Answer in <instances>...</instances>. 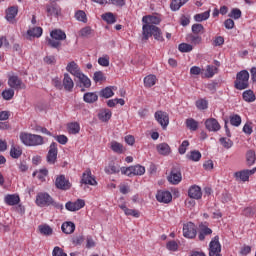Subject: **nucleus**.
I'll return each mask as SVG.
<instances>
[{"label": "nucleus", "instance_id": "8fccbe9b", "mask_svg": "<svg viewBox=\"0 0 256 256\" xmlns=\"http://www.w3.org/2000/svg\"><path fill=\"white\" fill-rule=\"evenodd\" d=\"M215 73H217V67L213 65H208L206 67L205 77H207V79H211V77H214Z\"/></svg>", "mask_w": 256, "mask_h": 256}, {"label": "nucleus", "instance_id": "20e7f679", "mask_svg": "<svg viewBox=\"0 0 256 256\" xmlns=\"http://www.w3.org/2000/svg\"><path fill=\"white\" fill-rule=\"evenodd\" d=\"M235 88L239 91L247 89L249 87V72L247 70H242L237 73L236 80L234 82Z\"/></svg>", "mask_w": 256, "mask_h": 256}, {"label": "nucleus", "instance_id": "412c9836", "mask_svg": "<svg viewBox=\"0 0 256 256\" xmlns=\"http://www.w3.org/2000/svg\"><path fill=\"white\" fill-rule=\"evenodd\" d=\"M62 87H64L65 91L70 92L73 91V88L75 87V82H73V79L68 73L64 74Z\"/></svg>", "mask_w": 256, "mask_h": 256}, {"label": "nucleus", "instance_id": "a211bd4d", "mask_svg": "<svg viewBox=\"0 0 256 256\" xmlns=\"http://www.w3.org/2000/svg\"><path fill=\"white\" fill-rule=\"evenodd\" d=\"M205 127L207 130L212 131L216 133V131H219L221 129V125L219 124V121L215 118H209L205 121Z\"/></svg>", "mask_w": 256, "mask_h": 256}, {"label": "nucleus", "instance_id": "de8ad7c7", "mask_svg": "<svg viewBox=\"0 0 256 256\" xmlns=\"http://www.w3.org/2000/svg\"><path fill=\"white\" fill-rule=\"evenodd\" d=\"M178 51H180V53H191V51H193V45L188 43H181L178 46Z\"/></svg>", "mask_w": 256, "mask_h": 256}, {"label": "nucleus", "instance_id": "cd10ccee", "mask_svg": "<svg viewBox=\"0 0 256 256\" xmlns=\"http://www.w3.org/2000/svg\"><path fill=\"white\" fill-rule=\"evenodd\" d=\"M156 149L160 155H169L171 153V147L167 143L158 144Z\"/></svg>", "mask_w": 256, "mask_h": 256}, {"label": "nucleus", "instance_id": "9b49d317", "mask_svg": "<svg viewBox=\"0 0 256 256\" xmlns=\"http://www.w3.org/2000/svg\"><path fill=\"white\" fill-rule=\"evenodd\" d=\"M156 199L159 203H171L173 195L169 191L159 190L156 194Z\"/></svg>", "mask_w": 256, "mask_h": 256}, {"label": "nucleus", "instance_id": "7c9ffc66", "mask_svg": "<svg viewBox=\"0 0 256 256\" xmlns=\"http://www.w3.org/2000/svg\"><path fill=\"white\" fill-rule=\"evenodd\" d=\"M99 99L97 92H88L83 96L85 103H95Z\"/></svg>", "mask_w": 256, "mask_h": 256}, {"label": "nucleus", "instance_id": "bf43d9fd", "mask_svg": "<svg viewBox=\"0 0 256 256\" xmlns=\"http://www.w3.org/2000/svg\"><path fill=\"white\" fill-rule=\"evenodd\" d=\"M93 81H95V83H99L101 81H105V75L103 74V72L96 71L94 73V76H93Z\"/></svg>", "mask_w": 256, "mask_h": 256}, {"label": "nucleus", "instance_id": "5fc2aeb1", "mask_svg": "<svg viewBox=\"0 0 256 256\" xmlns=\"http://www.w3.org/2000/svg\"><path fill=\"white\" fill-rule=\"evenodd\" d=\"M75 18L77 21H81L82 23H87V14L83 10H79L75 13Z\"/></svg>", "mask_w": 256, "mask_h": 256}, {"label": "nucleus", "instance_id": "4d7b16f0", "mask_svg": "<svg viewBox=\"0 0 256 256\" xmlns=\"http://www.w3.org/2000/svg\"><path fill=\"white\" fill-rule=\"evenodd\" d=\"M93 33V29H91V27L86 26L84 28H82L79 32L80 37H89V35H91Z\"/></svg>", "mask_w": 256, "mask_h": 256}, {"label": "nucleus", "instance_id": "72a5a7b5", "mask_svg": "<svg viewBox=\"0 0 256 256\" xmlns=\"http://www.w3.org/2000/svg\"><path fill=\"white\" fill-rule=\"evenodd\" d=\"M209 17H211V10L194 15V20L197 23H201L203 21H207V19H209Z\"/></svg>", "mask_w": 256, "mask_h": 256}, {"label": "nucleus", "instance_id": "603ef678", "mask_svg": "<svg viewBox=\"0 0 256 256\" xmlns=\"http://www.w3.org/2000/svg\"><path fill=\"white\" fill-rule=\"evenodd\" d=\"M219 142L225 149H231L233 147V141L229 138L222 137Z\"/></svg>", "mask_w": 256, "mask_h": 256}, {"label": "nucleus", "instance_id": "0eeeda50", "mask_svg": "<svg viewBox=\"0 0 256 256\" xmlns=\"http://www.w3.org/2000/svg\"><path fill=\"white\" fill-rule=\"evenodd\" d=\"M183 237L186 239H195L197 237V226L193 222H188L183 225Z\"/></svg>", "mask_w": 256, "mask_h": 256}, {"label": "nucleus", "instance_id": "a19ab883", "mask_svg": "<svg viewBox=\"0 0 256 256\" xmlns=\"http://www.w3.org/2000/svg\"><path fill=\"white\" fill-rule=\"evenodd\" d=\"M110 148L112 149V151L114 153H118L119 155H121V153H123V144H121L117 141H112L110 143Z\"/></svg>", "mask_w": 256, "mask_h": 256}, {"label": "nucleus", "instance_id": "4be33fe9", "mask_svg": "<svg viewBox=\"0 0 256 256\" xmlns=\"http://www.w3.org/2000/svg\"><path fill=\"white\" fill-rule=\"evenodd\" d=\"M142 23H144V25H159V23H161V18L153 15L143 16Z\"/></svg>", "mask_w": 256, "mask_h": 256}, {"label": "nucleus", "instance_id": "aec40b11", "mask_svg": "<svg viewBox=\"0 0 256 256\" xmlns=\"http://www.w3.org/2000/svg\"><path fill=\"white\" fill-rule=\"evenodd\" d=\"M17 13H19V8L17 6H11L6 10V20L8 23H15Z\"/></svg>", "mask_w": 256, "mask_h": 256}, {"label": "nucleus", "instance_id": "393cba45", "mask_svg": "<svg viewBox=\"0 0 256 256\" xmlns=\"http://www.w3.org/2000/svg\"><path fill=\"white\" fill-rule=\"evenodd\" d=\"M212 233L213 230H211V228L204 225H200V231L198 234L199 241H205V237H207V235H211Z\"/></svg>", "mask_w": 256, "mask_h": 256}, {"label": "nucleus", "instance_id": "6e6552de", "mask_svg": "<svg viewBox=\"0 0 256 256\" xmlns=\"http://www.w3.org/2000/svg\"><path fill=\"white\" fill-rule=\"evenodd\" d=\"M156 121L161 125L162 129H167L169 126V114L164 111H156L154 114Z\"/></svg>", "mask_w": 256, "mask_h": 256}, {"label": "nucleus", "instance_id": "ea45409f", "mask_svg": "<svg viewBox=\"0 0 256 256\" xmlns=\"http://www.w3.org/2000/svg\"><path fill=\"white\" fill-rule=\"evenodd\" d=\"M22 154H23V151L21 150V147L11 146L10 157H12L13 159H19Z\"/></svg>", "mask_w": 256, "mask_h": 256}, {"label": "nucleus", "instance_id": "6e6d98bb", "mask_svg": "<svg viewBox=\"0 0 256 256\" xmlns=\"http://www.w3.org/2000/svg\"><path fill=\"white\" fill-rule=\"evenodd\" d=\"M230 123L233 127H239L241 125V116L235 114L230 117Z\"/></svg>", "mask_w": 256, "mask_h": 256}, {"label": "nucleus", "instance_id": "2f4dec72", "mask_svg": "<svg viewBox=\"0 0 256 256\" xmlns=\"http://www.w3.org/2000/svg\"><path fill=\"white\" fill-rule=\"evenodd\" d=\"M234 177L236 181H243V183H245L246 181H249V175L247 170L235 172Z\"/></svg>", "mask_w": 256, "mask_h": 256}, {"label": "nucleus", "instance_id": "c03bdc74", "mask_svg": "<svg viewBox=\"0 0 256 256\" xmlns=\"http://www.w3.org/2000/svg\"><path fill=\"white\" fill-rule=\"evenodd\" d=\"M104 171L105 173H107V175H115V173H119L121 170L113 163H110L108 166L105 167Z\"/></svg>", "mask_w": 256, "mask_h": 256}, {"label": "nucleus", "instance_id": "a878e982", "mask_svg": "<svg viewBox=\"0 0 256 256\" xmlns=\"http://www.w3.org/2000/svg\"><path fill=\"white\" fill-rule=\"evenodd\" d=\"M62 233L66 235H71V233H75V223L73 222H64L61 226Z\"/></svg>", "mask_w": 256, "mask_h": 256}, {"label": "nucleus", "instance_id": "2eb2a0df", "mask_svg": "<svg viewBox=\"0 0 256 256\" xmlns=\"http://www.w3.org/2000/svg\"><path fill=\"white\" fill-rule=\"evenodd\" d=\"M66 71L74 77H78V75H81L83 73L81 71V68L79 67V64L75 61H71L67 64Z\"/></svg>", "mask_w": 256, "mask_h": 256}, {"label": "nucleus", "instance_id": "e433bc0d", "mask_svg": "<svg viewBox=\"0 0 256 256\" xmlns=\"http://www.w3.org/2000/svg\"><path fill=\"white\" fill-rule=\"evenodd\" d=\"M242 97L246 103H253L256 99L255 93L252 90H246L243 92Z\"/></svg>", "mask_w": 256, "mask_h": 256}, {"label": "nucleus", "instance_id": "423d86ee", "mask_svg": "<svg viewBox=\"0 0 256 256\" xmlns=\"http://www.w3.org/2000/svg\"><path fill=\"white\" fill-rule=\"evenodd\" d=\"M122 175H127V177H133V175H145V167L141 165H135L130 167H122L120 169Z\"/></svg>", "mask_w": 256, "mask_h": 256}, {"label": "nucleus", "instance_id": "37998d69", "mask_svg": "<svg viewBox=\"0 0 256 256\" xmlns=\"http://www.w3.org/2000/svg\"><path fill=\"white\" fill-rule=\"evenodd\" d=\"M49 174L47 169H40L33 172V177H37L40 181H45V177Z\"/></svg>", "mask_w": 256, "mask_h": 256}, {"label": "nucleus", "instance_id": "4468645a", "mask_svg": "<svg viewBox=\"0 0 256 256\" xmlns=\"http://www.w3.org/2000/svg\"><path fill=\"white\" fill-rule=\"evenodd\" d=\"M83 207H85V200L83 199H78L75 202H67L65 205V208L67 209V211H79L80 209H83Z\"/></svg>", "mask_w": 256, "mask_h": 256}, {"label": "nucleus", "instance_id": "f704fd0d", "mask_svg": "<svg viewBox=\"0 0 256 256\" xmlns=\"http://www.w3.org/2000/svg\"><path fill=\"white\" fill-rule=\"evenodd\" d=\"M102 19H103V21L108 23V25H113L114 23H117V18L111 12H107L105 14H102Z\"/></svg>", "mask_w": 256, "mask_h": 256}, {"label": "nucleus", "instance_id": "774afa93", "mask_svg": "<svg viewBox=\"0 0 256 256\" xmlns=\"http://www.w3.org/2000/svg\"><path fill=\"white\" fill-rule=\"evenodd\" d=\"M249 253H251V246L244 245L241 247L240 255L247 256V255H249Z\"/></svg>", "mask_w": 256, "mask_h": 256}, {"label": "nucleus", "instance_id": "69168bd1", "mask_svg": "<svg viewBox=\"0 0 256 256\" xmlns=\"http://www.w3.org/2000/svg\"><path fill=\"white\" fill-rule=\"evenodd\" d=\"M53 256H67V253L63 252V249L59 248V246L54 247Z\"/></svg>", "mask_w": 256, "mask_h": 256}, {"label": "nucleus", "instance_id": "680f3d73", "mask_svg": "<svg viewBox=\"0 0 256 256\" xmlns=\"http://www.w3.org/2000/svg\"><path fill=\"white\" fill-rule=\"evenodd\" d=\"M205 27L202 26V24H194L192 25V33L195 35H199V33H203Z\"/></svg>", "mask_w": 256, "mask_h": 256}, {"label": "nucleus", "instance_id": "473e14b6", "mask_svg": "<svg viewBox=\"0 0 256 256\" xmlns=\"http://www.w3.org/2000/svg\"><path fill=\"white\" fill-rule=\"evenodd\" d=\"M76 78L79 79L85 89H89V87H91V79H89V77H87L83 72L76 76Z\"/></svg>", "mask_w": 256, "mask_h": 256}, {"label": "nucleus", "instance_id": "bb28decb", "mask_svg": "<svg viewBox=\"0 0 256 256\" xmlns=\"http://www.w3.org/2000/svg\"><path fill=\"white\" fill-rule=\"evenodd\" d=\"M119 207L122 209V211H124L125 215L139 219L140 217L139 211L135 209H129L125 204L119 205Z\"/></svg>", "mask_w": 256, "mask_h": 256}, {"label": "nucleus", "instance_id": "e2e57ef3", "mask_svg": "<svg viewBox=\"0 0 256 256\" xmlns=\"http://www.w3.org/2000/svg\"><path fill=\"white\" fill-rule=\"evenodd\" d=\"M166 248L168 251H177V249H179V244H177L175 240H172L166 244Z\"/></svg>", "mask_w": 256, "mask_h": 256}, {"label": "nucleus", "instance_id": "f3484780", "mask_svg": "<svg viewBox=\"0 0 256 256\" xmlns=\"http://www.w3.org/2000/svg\"><path fill=\"white\" fill-rule=\"evenodd\" d=\"M81 183H83L84 185H92V186L97 185V180L93 178V175L91 174V170L87 169L82 174Z\"/></svg>", "mask_w": 256, "mask_h": 256}, {"label": "nucleus", "instance_id": "7ed1b4c3", "mask_svg": "<svg viewBox=\"0 0 256 256\" xmlns=\"http://www.w3.org/2000/svg\"><path fill=\"white\" fill-rule=\"evenodd\" d=\"M50 37L51 38H47L49 47L58 49V47H61V41H65V39H67V34H65L61 29H55L50 32Z\"/></svg>", "mask_w": 256, "mask_h": 256}, {"label": "nucleus", "instance_id": "58836bf2", "mask_svg": "<svg viewBox=\"0 0 256 256\" xmlns=\"http://www.w3.org/2000/svg\"><path fill=\"white\" fill-rule=\"evenodd\" d=\"M157 83V77L153 74H150L144 78L145 87H153Z\"/></svg>", "mask_w": 256, "mask_h": 256}, {"label": "nucleus", "instance_id": "39448f33", "mask_svg": "<svg viewBox=\"0 0 256 256\" xmlns=\"http://www.w3.org/2000/svg\"><path fill=\"white\" fill-rule=\"evenodd\" d=\"M36 205L38 207H49L50 205H57L53 197L47 192H40L36 195Z\"/></svg>", "mask_w": 256, "mask_h": 256}, {"label": "nucleus", "instance_id": "6ab92c4d", "mask_svg": "<svg viewBox=\"0 0 256 256\" xmlns=\"http://www.w3.org/2000/svg\"><path fill=\"white\" fill-rule=\"evenodd\" d=\"M20 202H21V198L19 197L18 194H7L4 197V203L6 205H9L10 207L19 205Z\"/></svg>", "mask_w": 256, "mask_h": 256}, {"label": "nucleus", "instance_id": "4c0bfd02", "mask_svg": "<svg viewBox=\"0 0 256 256\" xmlns=\"http://www.w3.org/2000/svg\"><path fill=\"white\" fill-rule=\"evenodd\" d=\"M246 161H247V165H248L249 167L255 165V161H256V154H255V151L249 150V151L246 153Z\"/></svg>", "mask_w": 256, "mask_h": 256}, {"label": "nucleus", "instance_id": "0e129e2a", "mask_svg": "<svg viewBox=\"0 0 256 256\" xmlns=\"http://www.w3.org/2000/svg\"><path fill=\"white\" fill-rule=\"evenodd\" d=\"M54 138L58 143H60V145H67V141H69V139L65 135H58L55 136Z\"/></svg>", "mask_w": 256, "mask_h": 256}, {"label": "nucleus", "instance_id": "b1692460", "mask_svg": "<svg viewBox=\"0 0 256 256\" xmlns=\"http://www.w3.org/2000/svg\"><path fill=\"white\" fill-rule=\"evenodd\" d=\"M113 91H117V87L108 86L100 91V97H103L104 99H110V97L115 95Z\"/></svg>", "mask_w": 256, "mask_h": 256}, {"label": "nucleus", "instance_id": "dca6fc26", "mask_svg": "<svg viewBox=\"0 0 256 256\" xmlns=\"http://www.w3.org/2000/svg\"><path fill=\"white\" fill-rule=\"evenodd\" d=\"M188 196L190 199H196L199 200L201 197H203V192L201 191V187L198 185H192L188 189Z\"/></svg>", "mask_w": 256, "mask_h": 256}, {"label": "nucleus", "instance_id": "5701e85b", "mask_svg": "<svg viewBox=\"0 0 256 256\" xmlns=\"http://www.w3.org/2000/svg\"><path fill=\"white\" fill-rule=\"evenodd\" d=\"M46 12L48 17H57L61 13V8L57 4H49L46 6Z\"/></svg>", "mask_w": 256, "mask_h": 256}, {"label": "nucleus", "instance_id": "9d476101", "mask_svg": "<svg viewBox=\"0 0 256 256\" xmlns=\"http://www.w3.org/2000/svg\"><path fill=\"white\" fill-rule=\"evenodd\" d=\"M57 153H58L57 143L52 142L50 144L49 151L47 154V162L50 165H55V161H57Z\"/></svg>", "mask_w": 256, "mask_h": 256}, {"label": "nucleus", "instance_id": "3c124183", "mask_svg": "<svg viewBox=\"0 0 256 256\" xmlns=\"http://www.w3.org/2000/svg\"><path fill=\"white\" fill-rule=\"evenodd\" d=\"M183 5L185 4L181 0H172L170 4L171 11H179V9L183 7Z\"/></svg>", "mask_w": 256, "mask_h": 256}, {"label": "nucleus", "instance_id": "ddd939ff", "mask_svg": "<svg viewBox=\"0 0 256 256\" xmlns=\"http://www.w3.org/2000/svg\"><path fill=\"white\" fill-rule=\"evenodd\" d=\"M182 180L183 176L181 175V171L173 168L168 176L169 183H171V185H179Z\"/></svg>", "mask_w": 256, "mask_h": 256}, {"label": "nucleus", "instance_id": "13d9d810", "mask_svg": "<svg viewBox=\"0 0 256 256\" xmlns=\"http://www.w3.org/2000/svg\"><path fill=\"white\" fill-rule=\"evenodd\" d=\"M187 147H189V141L188 140H184L182 142V144L178 148L179 154L180 155H185V153H187Z\"/></svg>", "mask_w": 256, "mask_h": 256}, {"label": "nucleus", "instance_id": "f8f14e48", "mask_svg": "<svg viewBox=\"0 0 256 256\" xmlns=\"http://www.w3.org/2000/svg\"><path fill=\"white\" fill-rule=\"evenodd\" d=\"M8 85L11 89H25V84L19 78V76H9L8 78Z\"/></svg>", "mask_w": 256, "mask_h": 256}, {"label": "nucleus", "instance_id": "c9c22d12", "mask_svg": "<svg viewBox=\"0 0 256 256\" xmlns=\"http://www.w3.org/2000/svg\"><path fill=\"white\" fill-rule=\"evenodd\" d=\"M27 35L29 37L39 38V37H41V35H43V28H41V27L30 28L27 31Z\"/></svg>", "mask_w": 256, "mask_h": 256}, {"label": "nucleus", "instance_id": "09e8293b", "mask_svg": "<svg viewBox=\"0 0 256 256\" xmlns=\"http://www.w3.org/2000/svg\"><path fill=\"white\" fill-rule=\"evenodd\" d=\"M39 231L42 235H53V228L50 227L49 225H40L39 226Z\"/></svg>", "mask_w": 256, "mask_h": 256}, {"label": "nucleus", "instance_id": "864d4df0", "mask_svg": "<svg viewBox=\"0 0 256 256\" xmlns=\"http://www.w3.org/2000/svg\"><path fill=\"white\" fill-rule=\"evenodd\" d=\"M208 106H209V103L205 99H199L196 101V107L200 111H205V109H207Z\"/></svg>", "mask_w": 256, "mask_h": 256}, {"label": "nucleus", "instance_id": "052dcab7", "mask_svg": "<svg viewBox=\"0 0 256 256\" xmlns=\"http://www.w3.org/2000/svg\"><path fill=\"white\" fill-rule=\"evenodd\" d=\"M231 19H241V11L238 8L231 10V13L228 15Z\"/></svg>", "mask_w": 256, "mask_h": 256}, {"label": "nucleus", "instance_id": "79ce46f5", "mask_svg": "<svg viewBox=\"0 0 256 256\" xmlns=\"http://www.w3.org/2000/svg\"><path fill=\"white\" fill-rule=\"evenodd\" d=\"M111 115L112 113L110 110H101L98 113V118L100 119V121L107 122L109 121V119H111Z\"/></svg>", "mask_w": 256, "mask_h": 256}, {"label": "nucleus", "instance_id": "338daca9", "mask_svg": "<svg viewBox=\"0 0 256 256\" xmlns=\"http://www.w3.org/2000/svg\"><path fill=\"white\" fill-rule=\"evenodd\" d=\"M98 63L101 65V67H109V57H100L98 59Z\"/></svg>", "mask_w": 256, "mask_h": 256}, {"label": "nucleus", "instance_id": "f03ea898", "mask_svg": "<svg viewBox=\"0 0 256 256\" xmlns=\"http://www.w3.org/2000/svg\"><path fill=\"white\" fill-rule=\"evenodd\" d=\"M20 141L26 147H39L43 145L45 141L43 140V136L37 134H31L27 132L20 133Z\"/></svg>", "mask_w": 256, "mask_h": 256}, {"label": "nucleus", "instance_id": "49530a36", "mask_svg": "<svg viewBox=\"0 0 256 256\" xmlns=\"http://www.w3.org/2000/svg\"><path fill=\"white\" fill-rule=\"evenodd\" d=\"M2 97L5 101H11L15 97V90L13 88L6 89L2 92Z\"/></svg>", "mask_w": 256, "mask_h": 256}, {"label": "nucleus", "instance_id": "c85d7f7f", "mask_svg": "<svg viewBox=\"0 0 256 256\" xmlns=\"http://www.w3.org/2000/svg\"><path fill=\"white\" fill-rule=\"evenodd\" d=\"M201 152H199V150H192L190 151L187 155L186 158L189 161H194L195 163H197L198 161H201Z\"/></svg>", "mask_w": 256, "mask_h": 256}, {"label": "nucleus", "instance_id": "1a4fd4ad", "mask_svg": "<svg viewBox=\"0 0 256 256\" xmlns=\"http://www.w3.org/2000/svg\"><path fill=\"white\" fill-rule=\"evenodd\" d=\"M55 186L57 189L67 191L71 189V182H69V179L65 178V175H59L56 177Z\"/></svg>", "mask_w": 256, "mask_h": 256}, {"label": "nucleus", "instance_id": "c756f323", "mask_svg": "<svg viewBox=\"0 0 256 256\" xmlns=\"http://www.w3.org/2000/svg\"><path fill=\"white\" fill-rule=\"evenodd\" d=\"M185 125L189 131H197L199 129V122L193 118L186 119Z\"/></svg>", "mask_w": 256, "mask_h": 256}, {"label": "nucleus", "instance_id": "f257e3e1", "mask_svg": "<svg viewBox=\"0 0 256 256\" xmlns=\"http://www.w3.org/2000/svg\"><path fill=\"white\" fill-rule=\"evenodd\" d=\"M154 37L156 41H159L160 43H163L165 41V38H163V32H161V29L155 25H143L142 26V39L143 41H149V37Z\"/></svg>", "mask_w": 256, "mask_h": 256}, {"label": "nucleus", "instance_id": "a18cd8bd", "mask_svg": "<svg viewBox=\"0 0 256 256\" xmlns=\"http://www.w3.org/2000/svg\"><path fill=\"white\" fill-rule=\"evenodd\" d=\"M68 131L72 135H77V133H79V131H81V126L77 122L70 123L68 125Z\"/></svg>", "mask_w": 256, "mask_h": 256}]
</instances>
